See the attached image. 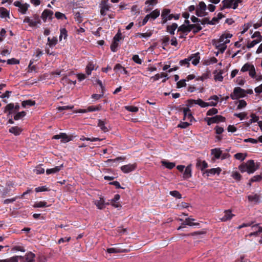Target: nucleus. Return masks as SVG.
Here are the masks:
<instances>
[{
    "label": "nucleus",
    "mask_w": 262,
    "mask_h": 262,
    "mask_svg": "<svg viewBox=\"0 0 262 262\" xmlns=\"http://www.w3.org/2000/svg\"><path fill=\"white\" fill-rule=\"evenodd\" d=\"M55 16L58 19H66L67 18L64 14H63L60 12H56L55 13Z\"/></svg>",
    "instance_id": "bf43d9fd"
},
{
    "label": "nucleus",
    "mask_w": 262,
    "mask_h": 262,
    "mask_svg": "<svg viewBox=\"0 0 262 262\" xmlns=\"http://www.w3.org/2000/svg\"><path fill=\"white\" fill-rule=\"evenodd\" d=\"M194 104L199 105L201 107H205L206 102L203 101L202 99H198L197 100H194Z\"/></svg>",
    "instance_id": "680f3d73"
},
{
    "label": "nucleus",
    "mask_w": 262,
    "mask_h": 262,
    "mask_svg": "<svg viewBox=\"0 0 262 262\" xmlns=\"http://www.w3.org/2000/svg\"><path fill=\"white\" fill-rule=\"evenodd\" d=\"M195 221V220L194 219H191L190 217L186 219L185 220V222L181 224V226H180L178 228V230H180V229H182V228L185 227L186 225L192 226H198L199 225V223H198L192 222V221Z\"/></svg>",
    "instance_id": "6e6552de"
},
{
    "label": "nucleus",
    "mask_w": 262,
    "mask_h": 262,
    "mask_svg": "<svg viewBox=\"0 0 262 262\" xmlns=\"http://www.w3.org/2000/svg\"><path fill=\"white\" fill-rule=\"evenodd\" d=\"M132 59L137 64H141L142 63V60L140 58L138 55H134L132 57Z\"/></svg>",
    "instance_id": "6e6d98bb"
},
{
    "label": "nucleus",
    "mask_w": 262,
    "mask_h": 262,
    "mask_svg": "<svg viewBox=\"0 0 262 262\" xmlns=\"http://www.w3.org/2000/svg\"><path fill=\"white\" fill-rule=\"evenodd\" d=\"M120 198V196L118 194H116L115 195L114 198L111 200V205L115 208H118L121 207V205L119 202L117 201H118Z\"/></svg>",
    "instance_id": "412c9836"
},
{
    "label": "nucleus",
    "mask_w": 262,
    "mask_h": 262,
    "mask_svg": "<svg viewBox=\"0 0 262 262\" xmlns=\"http://www.w3.org/2000/svg\"><path fill=\"white\" fill-rule=\"evenodd\" d=\"M253 64H250L249 63H245L241 69V72H245L247 71H249Z\"/></svg>",
    "instance_id": "8fccbe9b"
},
{
    "label": "nucleus",
    "mask_w": 262,
    "mask_h": 262,
    "mask_svg": "<svg viewBox=\"0 0 262 262\" xmlns=\"http://www.w3.org/2000/svg\"><path fill=\"white\" fill-rule=\"evenodd\" d=\"M170 10L169 9H164L162 10L161 14V17L167 18L168 16L170 15Z\"/></svg>",
    "instance_id": "0e129e2a"
},
{
    "label": "nucleus",
    "mask_w": 262,
    "mask_h": 262,
    "mask_svg": "<svg viewBox=\"0 0 262 262\" xmlns=\"http://www.w3.org/2000/svg\"><path fill=\"white\" fill-rule=\"evenodd\" d=\"M60 34L59 37V40L61 41L62 39V38L63 37L64 39H66L67 38L68 36V32L66 28H62L60 30Z\"/></svg>",
    "instance_id": "4c0bfd02"
},
{
    "label": "nucleus",
    "mask_w": 262,
    "mask_h": 262,
    "mask_svg": "<svg viewBox=\"0 0 262 262\" xmlns=\"http://www.w3.org/2000/svg\"><path fill=\"white\" fill-rule=\"evenodd\" d=\"M169 40L170 38L168 35L164 36L163 38L161 39L162 44L163 45L162 48L164 50H165V47L168 45Z\"/></svg>",
    "instance_id": "f704fd0d"
},
{
    "label": "nucleus",
    "mask_w": 262,
    "mask_h": 262,
    "mask_svg": "<svg viewBox=\"0 0 262 262\" xmlns=\"http://www.w3.org/2000/svg\"><path fill=\"white\" fill-rule=\"evenodd\" d=\"M61 142L67 143L72 140V137L68 136L66 133H61Z\"/></svg>",
    "instance_id": "c9c22d12"
},
{
    "label": "nucleus",
    "mask_w": 262,
    "mask_h": 262,
    "mask_svg": "<svg viewBox=\"0 0 262 262\" xmlns=\"http://www.w3.org/2000/svg\"><path fill=\"white\" fill-rule=\"evenodd\" d=\"M196 166L202 171H203L205 168L208 167V165L205 161H202L200 159H198Z\"/></svg>",
    "instance_id": "4468645a"
},
{
    "label": "nucleus",
    "mask_w": 262,
    "mask_h": 262,
    "mask_svg": "<svg viewBox=\"0 0 262 262\" xmlns=\"http://www.w3.org/2000/svg\"><path fill=\"white\" fill-rule=\"evenodd\" d=\"M118 46H119L118 42L113 40L111 45V51L113 52H116L117 50V48L118 47Z\"/></svg>",
    "instance_id": "09e8293b"
},
{
    "label": "nucleus",
    "mask_w": 262,
    "mask_h": 262,
    "mask_svg": "<svg viewBox=\"0 0 262 262\" xmlns=\"http://www.w3.org/2000/svg\"><path fill=\"white\" fill-rule=\"evenodd\" d=\"M222 151L220 148H215L212 149L211 150V154L213 156V158H212V160H214L215 159H219L221 158L222 155Z\"/></svg>",
    "instance_id": "f8f14e48"
},
{
    "label": "nucleus",
    "mask_w": 262,
    "mask_h": 262,
    "mask_svg": "<svg viewBox=\"0 0 262 262\" xmlns=\"http://www.w3.org/2000/svg\"><path fill=\"white\" fill-rule=\"evenodd\" d=\"M246 96V91L240 87H236L234 89L233 93L230 95L232 100L237 99L244 97Z\"/></svg>",
    "instance_id": "f03ea898"
},
{
    "label": "nucleus",
    "mask_w": 262,
    "mask_h": 262,
    "mask_svg": "<svg viewBox=\"0 0 262 262\" xmlns=\"http://www.w3.org/2000/svg\"><path fill=\"white\" fill-rule=\"evenodd\" d=\"M186 80L185 79H182L178 81L177 83V88L179 89L183 87H185L186 85Z\"/></svg>",
    "instance_id": "052dcab7"
},
{
    "label": "nucleus",
    "mask_w": 262,
    "mask_h": 262,
    "mask_svg": "<svg viewBox=\"0 0 262 262\" xmlns=\"http://www.w3.org/2000/svg\"><path fill=\"white\" fill-rule=\"evenodd\" d=\"M102 108L101 104H99L97 106L91 105L88 107V111L89 112L100 111Z\"/></svg>",
    "instance_id": "72a5a7b5"
},
{
    "label": "nucleus",
    "mask_w": 262,
    "mask_h": 262,
    "mask_svg": "<svg viewBox=\"0 0 262 262\" xmlns=\"http://www.w3.org/2000/svg\"><path fill=\"white\" fill-rule=\"evenodd\" d=\"M137 167V163L128 164L122 166L120 167L122 171L125 173H127L134 171Z\"/></svg>",
    "instance_id": "20e7f679"
},
{
    "label": "nucleus",
    "mask_w": 262,
    "mask_h": 262,
    "mask_svg": "<svg viewBox=\"0 0 262 262\" xmlns=\"http://www.w3.org/2000/svg\"><path fill=\"white\" fill-rule=\"evenodd\" d=\"M95 64L94 63L93 61H89L88 65L86 67V73L88 75H90L91 74L92 71L94 70Z\"/></svg>",
    "instance_id": "a878e982"
},
{
    "label": "nucleus",
    "mask_w": 262,
    "mask_h": 262,
    "mask_svg": "<svg viewBox=\"0 0 262 262\" xmlns=\"http://www.w3.org/2000/svg\"><path fill=\"white\" fill-rule=\"evenodd\" d=\"M22 130H23L20 127H19L18 126H12L10 127L9 129V132L10 133H12L15 136L19 135L21 134Z\"/></svg>",
    "instance_id": "4be33fe9"
},
{
    "label": "nucleus",
    "mask_w": 262,
    "mask_h": 262,
    "mask_svg": "<svg viewBox=\"0 0 262 262\" xmlns=\"http://www.w3.org/2000/svg\"><path fill=\"white\" fill-rule=\"evenodd\" d=\"M98 126L104 132H106L108 130L107 127L105 125L104 122L101 120H98Z\"/></svg>",
    "instance_id": "e433bc0d"
},
{
    "label": "nucleus",
    "mask_w": 262,
    "mask_h": 262,
    "mask_svg": "<svg viewBox=\"0 0 262 262\" xmlns=\"http://www.w3.org/2000/svg\"><path fill=\"white\" fill-rule=\"evenodd\" d=\"M262 40L260 39H256L248 43L247 47L248 48H251L255 46L256 44L259 43Z\"/></svg>",
    "instance_id": "49530a36"
},
{
    "label": "nucleus",
    "mask_w": 262,
    "mask_h": 262,
    "mask_svg": "<svg viewBox=\"0 0 262 262\" xmlns=\"http://www.w3.org/2000/svg\"><path fill=\"white\" fill-rule=\"evenodd\" d=\"M178 32H182L184 33H186V35L187 34V33L189 32L188 28L187 25H185V24H183L181 26H180L179 27H178Z\"/></svg>",
    "instance_id": "79ce46f5"
},
{
    "label": "nucleus",
    "mask_w": 262,
    "mask_h": 262,
    "mask_svg": "<svg viewBox=\"0 0 262 262\" xmlns=\"http://www.w3.org/2000/svg\"><path fill=\"white\" fill-rule=\"evenodd\" d=\"M238 169L241 171V172L243 173L244 172H247V166L246 163H244L241 164L238 166Z\"/></svg>",
    "instance_id": "774afa93"
},
{
    "label": "nucleus",
    "mask_w": 262,
    "mask_h": 262,
    "mask_svg": "<svg viewBox=\"0 0 262 262\" xmlns=\"http://www.w3.org/2000/svg\"><path fill=\"white\" fill-rule=\"evenodd\" d=\"M49 189L48 187H47L46 186L38 187H36L35 189V191L36 192L47 191H49Z\"/></svg>",
    "instance_id": "69168bd1"
},
{
    "label": "nucleus",
    "mask_w": 262,
    "mask_h": 262,
    "mask_svg": "<svg viewBox=\"0 0 262 262\" xmlns=\"http://www.w3.org/2000/svg\"><path fill=\"white\" fill-rule=\"evenodd\" d=\"M0 17L1 18L9 17V11L4 7H1Z\"/></svg>",
    "instance_id": "bb28decb"
},
{
    "label": "nucleus",
    "mask_w": 262,
    "mask_h": 262,
    "mask_svg": "<svg viewBox=\"0 0 262 262\" xmlns=\"http://www.w3.org/2000/svg\"><path fill=\"white\" fill-rule=\"evenodd\" d=\"M217 113H218L217 109H216L215 108H212L207 111L206 115H207V116H212V115L217 114Z\"/></svg>",
    "instance_id": "e2e57ef3"
},
{
    "label": "nucleus",
    "mask_w": 262,
    "mask_h": 262,
    "mask_svg": "<svg viewBox=\"0 0 262 262\" xmlns=\"http://www.w3.org/2000/svg\"><path fill=\"white\" fill-rule=\"evenodd\" d=\"M124 108L126 110L130 112H137L139 111V108L137 106H125Z\"/></svg>",
    "instance_id": "de8ad7c7"
},
{
    "label": "nucleus",
    "mask_w": 262,
    "mask_h": 262,
    "mask_svg": "<svg viewBox=\"0 0 262 262\" xmlns=\"http://www.w3.org/2000/svg\"><path fill=\"white\" fill-rule=\"evenodd\" d=\"M160 15V10L158 9H155L152 11L150 14H148V16H149L150 18H152L153 19H155Z\"/></svg>",
    "instance_id": "473e14b6"
},
{
    "label": "nucleus",
    "mask_w": 262,
    "mask_h": 262,
    "mask_svg": "<svg viewBox=\"0 0 262 262\" xmlns=\"http://www.w3.org/2000/svg\"><path fill=\"white\" fill-rule=\"evenodd\" d=\"M29 7V4H28L27 3L23 4L21 5L20 8H18V11L19 12H20L21 14H25L26 13Z\"/></svg>",
    "instance_id": "7c9ffc66"
},
{
    "label": "nucleus",
    "mask_w": 262,
    "mask_h": 262,
    "mask_svg": "<svg viewBox=\"0 0 262 262\" xmlns=\"http://www.w3.org/2000/svg\"><path fill=\"white\" fill-rule=\"evenodd\" d=\"M222 171V169L220 167L213 168L210 169L206 170L204 172L203 174H206L207 176H212L215 174H219Z\"/></svg>",
    "instance_id": "1a4fd4ad"
},
{
    "label": "nucleus",
    "mask_w": 262,
    "mask_h": 262,
    "mask_svg": "<svg viewBox=\"0 0 262 262\" xmlns=\"http://www.w3.org/2000/svg\"><path fill=\"white\" fill-rule=\"evenodd\" d=\"M167 76V74L162 72L160 74H157L154 76L151 77V79H154V81H157L159 79L160 77H166Z\"/></svg>",
    "instance_id": "c03bdc74"
},
{
    "label": "nucleus",
    "mask_w": 262,
    "mask_h": 262,
    "mask_svg": "<svg viewBox=\"0 0 262 262\" xmlns=\"http://www.w3.org/2000/svg\"><path fill=\"white\" fill-rule=\"evenodd\" d=\"M217 62V59L214 57H212L209 59L204 60V64L208 66L212 63H216Z\"/></svg>",
    "instance_id": "ea45409f"
},
{
    "label": "nucleus",
    "mask_w": 262,
    "mask_h": 262,
    "mask_svg": "<svg viewBox=\"0 0 262 262\" xmlns=\"http://www.w3.org/2000/svg\"><path fill=\"white\" fill-rule=\"evenodd\" d=\"M53 15V12L52 11L48 9H45L42 12L41 17L44 21H46L48 18L50 19H52Z\"/></svg>",
    "instance_id": "9b49d317"
},
{
    "label": "nucleus",
    "mask_w": 262,
    "mask_h": 262,
    "mask_svg": "<svg viewBox=\"0 0 262 262\" xmlns=\"http://www.w3.org/2000/svg\"><path fill=\"white\" fill-rule=\"evenodd\" d=\"M178 28L177 23H172L171 25H167L166 27V31L170 35H174L175 30Z\"/></svg>",
    "instance_id": "aec40b11"
},
{
    "label": "nucleus",
    "mask_w": 262,
    "mask_h": 262,
    "mask_svg": "<svg viewBox=\"0 0 262 262\" xmlns=\"http://www.w3.org/2000/svg\"><path fill=\"white\" fill-rule=\"evenodd\" d=\"M107 252L108 253H118L126 252L125 249L120 248L118 247L107 248L106 250Z\"/></svg>",
    "instance_id": "6ab92c4d"
},
{
    "label": "nucleus",
    "mask_w": 262,
    "mask_h": 262,
    "mask_svg": "<svg viewBox=\"0 0 262 262\" xmlns=\"http://www.w3.org/2000/svg\"><path fill=\"white\" fill-rule=\"evenodd\" d=\"M38 24H41V20L40 19L39 16L36 14H34L33 15L32 19H31V24H30V27H36Z\"/></svg>",
    "instance_id": "dca6fc26"
},
{
    "label": "nucleus",
    "mask_w": 262,
    "mask_h": 262,
    "mask_svg": "<svg viewBox=\"0 0 262 262\" xmlns=\"http://www.w3.org/2000/svg\"><path fill=\"white\" fill-rule=\"evenodd\" d=\"M161 163L162 165L165 166L167 168L169 169H172L176 166V164L173 162H170L166 161H162Z\"/></svg>",
    "instance_id": "c85d7f7f"
},
{
    "label": "nucleus",
    "mask_w": 262,
    "mask_h": 262,
    "mask_svg": "<svg viewBox=\"0 0 262 262\" xmlns=\"http://www.w3.org/2000/svg\"><path fill=\"white\" fill-rule=\"evenodd\" d=\"M195 14L198 17H203L207 15L208 13L206 12H203V11H201V10L196 8L195 10Z\"/></svg>",
    "instance_id": "4d7b16f0"
},
{
    "label": "nucleus",
    "mask_w": 262,
    "mask_h": 262,
    "mask_svg": "<svg viewBox=\"0 0 262 262\" xmlns=\"http://www.w3.org/2000/svg\"><path fill=\"white\" fill-rule=\"evenodd\" d=\"M205 121L207 122L208 125H210L212 123H219L221 122H225L226 118L221 115H216L212 117H207L205 118Z\"/></svg>",
    "instance_id": "7ed1b4c3"
},
{
    "label": "nucleus",
    "mask_w": 262,
    "mask_h": 262,
    "mask_svg": "<svg viewBox=\"0 0 262 262\" xmlns=\"http://www.w3.org/2000/svg\"><path fill=\"white\" fill-rule=\"evenodd\" d=\"M247 166V172L249 174L254 173L257 169L258 167L255 166L254 160H249L246 162Z\"/></svg>",
    "instance_id": "39448f33"
},
{
    "label": "nucleus",
    "mask_w": 262,
    "mask_h": 262,
    "mask_svg": "<svg viewBox=\"0 0 262 262\" xmlns=\"http://www.w3.org/2000/svg\"><path fill=\"white\" fill-rule=\"evenodd\" d=\"M224 215L220 219L222 222H226L232 219L235 216L234 214L232 213V211L230 209L226 210L224 212Z\"/></svg>",
    "instance_id": "0eeeda50"
},
{
    "label": "nucleus",
    "mask_w": 262,
    "mask_h": 262,
    "mask_svg": "<svg viewBox=\"0 0 262 262\" xmlns=\"http://www.w3.org/2000/svg\"><path fill=\"white\" fill-rule=\"evenodd\" d=\"M190 59L189 56L187 58H185L183 60H181L179 62V64L181 66H186L187 67H189L190 66Z\"/></svg>",
    "instance_id": "58836bf2"
},
{
    "label": "nucleus",
    "mask_w": 262,
    "mask_h": 262,
    "mask_svg": "<svg viewBox=\"0 0 262 262\" xmlns=\"http://www.w3.org/2000/svg\"><path fill=\"white\" fill-rule=\"evenodd\" d=\"M26 115V113L25 111H22L21 112L17 113L14 117V119L15 120H18L24 117H25Z\"/></svg>",
    "instance_id": "a18cd8bd"
},
{
    "label": "nucleus",
    "mask_w": 262,
    "mask_h": 262,
    "mask_svg": "<svg viewBox=\"0 0 262 262\" xmlns=\"http://www.w3.org/2000/svg\"><path fill=\"white\" fill-rule=\"evenodd\" d=\"M14 108V104L12 103H10L8 104H7L5 108V110L4 111V113H7L8 112L9 114H11L13 113V110Z\"/></svg>",
    "instance_id": "cd10ccee"
},
{
    "label": "nucleus",
    "mask_w": 262,
    "mask_h": 262,
    "mask_svg": "<svg viewBox=\"0 0 262 262\" xmlns=\"http://www.w3.org/2000/svg\"><path fill=\"white\" fill-rule=\"evenodd\" d=\"M249 201L254 202V203H258L260 202V197L257 194H251L248 196Z\"/></svg>",
    "instance_id": "5701e85b"
},
{
    "label": "nucleus",
    "mask_w": 262,
    "mask_h": 262,
    "mask_svg": "<svg viewBox=\"0 0 262 262\" xmlns=\"http://www.w3.org/2000/svg\"><path fill=\"white\" fill-rule=\"evenodd\" d=\"M62 167H63V165L61 164L60 166H56L55 167L52 168L47 169L46 170V173L47 174H52V173H56V172L59 171Z\"/></svg>",
    "instance_id": "b1692460"
},
{
    "label": "nucleus",
    "mask_w": 262,
    "mask_h": 262,
    "mask_svg": "<svg viewBox=\"0 0 262 262\" xmlns=\"http://www.w3.org/2000/svg\"><path fill=\"white\" fill-rule=\"evenodd\" d=\"M35 257V254L29 252L24 256H15L5 259H0V262H18L19 259L22 262H33Z\"/></svg>",
    "instance_id": "f257e3e1"
},
{
    "label": "nucleus",
    "mask_w": 262,
    "mask_h": 262,
    "mask_svg": "<svg viewBox=\"0 0 262 262\" xmlns=\"http://www.w3.org/2000/svg\"><path fill=\"white\" fill-rule=\"evenodd\" d=\"M191 165H188L186 168L184 170V173H183V178L184 179H187L192 177L191 174Z\"/></svg>",
    "instance_id": "f3484780"
},
{
    "label": "nucleus",
    "mask_w": 262,
    "mask_h": 262,
    "mask_svg": "<svg viewBox=\"0 0 262 262\" xmlns=\"http://www.w3.org/2000/svg\"><path fill=\"white\" fill-rule=\"evenodd\" d=\"M249 75L252 78H255L256 76V71L254 66L253 65H252V66L249 71Z\"/></svg>",
    "instance_id": "338daca9"
},
{
    "label": "nucleus",
    "mask_w": 262,
    "mask_h": 262,
    "mask_svg": "<svg viewBox=\"0 0 262 262\" xmlns=\"http://www.w3.org/2000/svg\"><path fill=\"white\" fill-rule=\"evenodd\" d=\"M182 110L184 114V120H188L190 122H192L193 120H194L189 107H184Z\"/></svg>",
    "instance_id": "423d86ee"
},
{
    "label": "nucleus",
    "mask_w": 262,
    "mask_h": 262,
    "mask_svg": "<svg viewBox=\"0 0 262 262\" xmlns=\"http://www.w3.org/2000/svg\"><path fill=\"white\" fill-rule=\"evenodd\" d=\"M234 158L241 161H244L246 157V155H244L243 153H237L234 155Z\"/></svg>",
    "instance_id": "864d4df0"
},
{
    "label": "nucleus",
    "mask_w": 262,
    "mask_h": 262,
    "mask_svg": "<svg viewBox=\"0 0 262 262\" xmlns=\"http://www.w3.org/2000/svg\"><path fill=\"white\" fill-rule=\"evenodd\" d=\"M169 193L171 196L176 197L178 199H181L182 198L181 194L178 191H170Z\"/></svg>",
    "instance_id": "13d9d810"
},
{
    "label": "nucleus",
    "mask_w": 262,
    "mask_h": 262,
    "mask_svg": "<svg viewBox=\"0 0 262 262\" xmlns=\"http://www.w3.org/2000/svg\"><path fill=\"white\" fill-rule=\"evenodd\" d=\"M233 0H223L222 1V4H224L226 9L231 8Z\"/></svg>",
    "instance_id": "a19ab883"
},
{
    "label": "nucleus",
    "mask_w": 262,
    "mask_h": 262,
    "mask_svg": "<svg viewBox=\"0 0 262 262\" xmlns=\"http://www.w3.org/2000/svg\"><path fill=\"white\" fill-rule=\"evenodd\" d=\"M152 35L151 32H146V33H138L137 34V36L139 37L140 38H147L149 37Z\"/></svg>",
    "instance_id": "3c124183"
},
{
    "label": "nucleus",
    "mask_w": 262,
    "mask_h": 262,
    "mask_svg": "<svg viewBox=\"0 0 262 262\" xmlns=\"http://www.w3.org/2000/svg\"><path fill=\"white\" fill-rule=\"evenodd\" d=\"M94 204L97 208L100 210L103 209L105 207V204H108V203L105 204L104 200L102 198H100L99 200H96Z\"/></svg>",
    "instance_id": "2eb2a0df"
},
{
    "label": "nucleus",
    "mask_w": 262,
    "mask_h": 262,
    "mask_svg": "<svg viewBox=\"0 0 262 262\" xmlns=\"http://www.w3.org/2000/svg\"><path fill=\"white\" fill-rule=\"evenodd\" d=\"M51 205V204H48L47 202L43 201L35 202L33 205V207L34 208H42L49 207Z\"/></svg>",
    "instance_id": "393cba45"
},
{
    "label": "nucleus",
    "mask_w": 262,
    "mask_h": 262,
    "mask_svg": "<svg viewBox=\"0 0 262 262\" xmlns=\"http://www.w3.org/2000/svg\"><path fill=\"white\" fill-rule=\"evenodd\" d=\"M262 180V173L260 175H256L250 179V182H259Z\"/></svg>",
    "instance_id": "5fc2aeb1"
},
{
    "label": "nucleus",
    "mask_w": 262,
    "mask_h": 262,
    "mask_svg": "<svg viewBox=\"0 0 262 262\" xmlns=\"http://www.w3.org/2000/svg\"><path fill=\"white\" fill-rule=\"evenodd\" d=\"M34 171L37 174H42L45 172V169L42 168L40 165H38L36 166L35 169L34 170Z\"/></svg>",
    "instance_id": "603ef678"
},
{
    "label": "nucleus",
    "mask_w": 262,
    "mask_h": 262,
    "mask_svg": "<svg viewBox=\"0 0 262 262\" xmlns=\"http://www.w3.org/2000/svg\"><path fill=\"white\" fill-rule=\"evenodd\" d=\"M35 104V101L30 99L23 101L21 103L22 106L24 107H26L27 106H34Z\"/></svg>",
    "instance_id": "c756f323"
},
{
    "label": "nucleus",
    "mask_w": 262,
    "mask_h": 262,
    "mask_svg": "<svg viewBox=\"0 0 262 262\" xmlns=\"http://www.w3.org/2000/svg\"><path fill=\"white\" fill-rule=\"evenodd\" d=\"M57 38L56 37H53L52 39L50 37L48 38V45L50 47H53L57 43Z\"/></svg>",
    "instance_id": "2f4dec72"
},
{
    "label": "nucleus",
    "mask_w": 262,
    "mask_h": 262,
    "mask_svg": "<svg viewBox=\"0 0 262 262\" xmlns=\"http://www.w3.org/2000/svg\"><path fill=\"white\" fill-rule=\"evenodd\" d=\"M35 61V59H32L30 61L29 64L28 66V72H32L36 70V66L32 65Z\"/></svg>",
    "instance_id": "37998d69"
},
{
    "label": "nucleus",
    "mask_w": 262,
    "mask_h": 262,
    "mask_svg": "<svg viewBox=\"0 0 262 262\" xmlns=\"http://www.w3.org/2000/svg\"><path fill=\"white\" fill-rule=\"evenodd\" d=\"M224 73L223 70H220L219 72L217 73L216 70H214L213 74L214 75V79L215 81H222L223 80V77L222 74Z\"/></svg>",
    "instance_id": "a211bd4d"
},
{
    "label": "nucleus",
    "mask_w": 262,
    "mask_h": 262,
    "mask_svg": "<svg viewBox=\"0 0 262 262\" xmlns=\"http://www.w3.org/2000/svg\"><path fill=\"white\" fill-rule=\"evenodd\" d=\"M189 58L190 60H192V63L194 66H196L199 63L200 60V53L197 52L196 53L192 54L189 56Z\"/></svg>",
    "instance_id": "ddd939ff"
},
{
    "label": "nucleus",
    "mask_w": 262,
    "mask_h": 262,
    "mask_svg": "<svg viewBox=\"0 0 262 262\" xmlns=\"http://www.w3.org/2000/svg\"><path fill=\"white\" fill-rule=\"evenodd\" d=\"M110 6L107 4V2L105 0L101 1L100 4V14L102 16L106 15V11H108L110 9Z\"/></svg>",
    "instance_id": "9d476101"
}]
</instances>
